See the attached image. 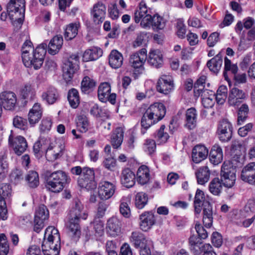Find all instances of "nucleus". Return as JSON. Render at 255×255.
I'll list each match as a JSON object with an SVG mask.
<instances>
[{
  "label": "nucleus",
  "mask_w": 255,
  "mask_h": 255,
  "mask_svg": "<svg viewBox=\"0 0 255 255\" xmlns=\"http://www.w3.org/2000/svg\"><path fill=\"white\" fill-rule=\"evenodd\" d=\"M223 60L219 54H217L214 58L208 61V68L215 74L221 69Z\"/></svg>",
  "instance_id": "nucleus-39"
},
{
  "label": "nucleus",
  "mask_w": 255,
  "mask_h": 255,
  "mask_svg": "<svg viewBox=\"0 0 255 255\" xmlns=\"http://www.w3.org/2000/svg\"><path fill=\"white\" fill-rule=\"evenodd\" d=\"M148 63L155 68L160 67L163 63L162 55L159 50H152L149 53Z\"/></svg>",
  "instance_id": "nucleus-32"
},
{
  "label": "nucleus",
  "mask_w": 255,
  "mask_h": 255,
  "mask_svg": "<svg viewBox=\"0 0 255 255\" xmlns=\"http://www.w3.org/2000/svg\"><path fill=\"white\" fill-rule=\"evenodd\" d=\"M241 179L245 182L255 186V162H251L243 168Z\"/></svg>",
  "instance_id": "nucleus-16"
},
{
  "label": "nucleus",
  "mask_w": 255,
  "mask_h": 255,
  "mask_svg": "<svg viewBox=\"0 0 255 255\" xmlns=\"http://www.w3.org/2000/svg\"><path fill=\"white\" fill-rule=\"evenodd\" d=\"M63 41V37L61 35H57L53 37L48 44V52L53 55L57 53L62 47Z\"/></svg>",
  "instance_id": "nucleus-28"
},
{
  "label": "nucleus",
  "mask_w": 255,
  "mask_h": 255,
  "mask_svg": "<svg viewBox=\"0 0 255 255\" xmlns=\"http://www.w3.org/2000/svg\"><path fill=\"white\" fill-rule=\"evenodd\" d=\"M9 142L14 151V153L17 155H21L26 150L28 145L25 138L20 135L17 136L12 141L11 136L9 137Z\"/></svg>",
  "instance_id": "nucleus-19"
},
{
  "label": "nucleus",
  "mask_w": 255,
  "mask_h": 255,
  "mask_svg": "<svg viewBox=\"0 0 255 255\" xmlns=\"http://www.w3.org/2000/svg\"><path fill=\"white\" fill-rule=\"evenodd\" d=\"M189 243L191 251L194 255H200L202 253L205 255L207 253V244L197 236H191L189 239Z\"/></svg>",
  "instance_id": "nucleus-10"
},
{
  "label": "nucleus",
  "mask_w": 255,
  "mask_h": 255,
  "mask_svg": "<svg viewBox=\"0 0 255 255\" xmlns=\"http://www.w3.org/2000/svg\"><path fill=\"white\" fill-rule=\"evenodd\" d=\"M9 252V246L4 234H0V255H6Z\"/></svg>",
  "instance_id": "nucleus-59"
},
{
  "label": "nucleus",
  "mask_w": 255,
  "mask_h": 255,
  "mask_svg": "<svg viewBox=\"0 0 255 255\" xmlns=\"http://www.w3.org/2000/svg\"><path fill=\"white\" fill-rule=\"evenodd\" d=\"M7 12L12 21L21 23L25 12V0H10L7 5Z\"/></svg>",
  "instance_id": "nucleus-6"
},
{
  "label": "nucleus",
  "mask_w": 255,
  "mask_h": 255,
  "mask_svg": "<svg viewBox=\"0 0 255 255\" xmlns=\"http://www.w3.org/2000/svg\"><path fill=\"white\" fill-rule=\"evenodd\" d=\"M73 174L80 175L78 184L80 187L88 190H92L96 188L97 183L95 180V173L93 168L88 167L82 168L77 166L71 168Z\"/></svg>",
  "instance_id": "nucleus-3"
},
{
  "label": "nucleus",
  "mask_w": 255,
  "mask_h": 255,
  "mask_svg": "<svg viewBox=\"0 0 255 255\" xmlns=\"http://www.w3.org/2000/svg\"><path fill=\"white\" fill-rule=\"evenodd\" d=\"M53 150L54 151L58 158L62 155V151L64 149L65 145L61 141H56L55 143H50Z\"/></svg>",
  "instance_id": "nucleus-63"
},
{
  "label": "nucleus",
  "mask_w": 255,
  "mask_h": 255,
  "mask_svg": "<svg viewBox=\"0 0 255 255\" xmlns=\"http://www.w3.org/2000/svg\"><path fill=\"white\" fill-rule=\"evenodd\" d=\"M205 199V197L204 192L199 189H197L194 201V210L196 214H199L200 213Z\"/></svg>",
  "instance_id": "nucleus-42"
},
{
  "label": "nucleus",
  "mask_w": 255,
  "mask_h": 255,
  "mask_svg": "<svg viewBox=\"0 0 255 255\" xmlns=\"http://www.w3.org/2000/svg\"><path fill=\"white\" fill-rule=\"evenodd\" d=\"M245 98V94L243 91L237 88H233L229 93V104L232 106H239Z\"/></svg>",
  "instance_id": "nucleus-22"
},
{
  "label": "nucleus",
  "mask_w": 255,
  "mask_h": 255,
  "mask_svg": "<svg viewBox=\"0 0 255 255\" xmlns=\"http://www.w3.org/2000/svg\"><path fill=\"white\" fill-rule=\"evenodd\" d=\"M196 110L194 108H190L187 110L185 126L188 129H191L196 127Z\"/></svg>",
  "instance_id": "nucleus-37"
},
{
  "label": "nucleus",
  "mask_w": 255,
  "mask_h": 255,
  "mask_svg": "<svg viewBox=\"0 0 255 255\" xmlns=\"http://www.w3.org/2000/svg\"><path fill=\"white\" fill-rule=\"evenodd\" d=\"M203 223L204 226L197 224L195 226V229L198 235L197 238H199L201 240H205L207 238V231H206L207 223H205V221L206 217H207V215L205 208L203 209Z\"/></svg>",
  "instance_id": "nucleus-40"
},
{
  "label": "nucleus",
  "mask_w": 255,
  "mask_h": 255,
  "mask_svg": "<svg viewBox=\"0 0 255 255\" xmlns=\"http://www.w3.org/2000/svg\"><path fill=\"white\" fill-rule=\"evenodd\" d=\"M206 79V76L203 75L201 76L197 80L194 87V95L198 97L200 96L202 97V104L204 109H206L207 108V102L206 99L203 97V93L205 91L204 88L205 87ZM202 112V116L205 115V117H206V110H203Z\"/></svg>",
  "instance_id": "nucleus-12"
},
{
  "label": "nucleus",
  "mask_w": 255,
  "mask_h": 255,
  "mask_svg": "<svg viewBox=\"0 0 255 255\" xmlns=\"http://www.w3.org/2000/svg\"><path fill=\"white\" fill-rule=\"evenodd\" d=\"M108 14L113 20L117 19L119 17V11L116 3H111L108 6Z\"/></svg>",
  "instance_id": "nucleus-62"
},
{
  "label": "nucleus",
  "mask_w": 255,
  "mask_h": 255,
  "mask_svg": "<svg viewBox=\"0 0 255 255\" xmlns=\"http://www.w3.org/2000/svg\"><path fill=\"white\" fill-rule=\"evenodd\" d=\"M88 216L87 211L82 202L78 199H74L69 210L66 224L68 235L74 241L78 240L81 235L80 221L86 220Z\"/></svg>",
  "instance_id": "nucleus-1"
},
{
  "label": "nucleus",
  "mask_w": 255,
  "mask_h": 255,
  "mask_svg": "<svg viewBox=\"0 0 255 255\" xmlns=\"http://www.w3.org/2000/svg\"><path fill=\"white\" fill-rule=\"evenodd\" d=\"M49 144V140L46 138H41L33 145V150L37 157H40L43 152H45L47 146Z\"/></svg>",
  "instance_id": "nucleus-33"
},
{
  "label": "nucleus",
  "mask_w": 255,
  "mask_h": 255,
  "mask_svg": "<svg viewBox=\"0 0 255 255\" xmlns=\"http://www.w3.org/2000/svg\"><path fill=\"white\" fill-rule=\"evenodd\" d=\"M174 84L172 77L170 75H162L158 80L157 90L164 94H168L173 89Z\"/></svg>",
  "instance_id": "nucleus-15"
},
{
  "label": "nucleus",
  "mask_w": 255,
  "mask_h": 255,
  "mask_svg": "<svg viewBox=\"0 0 255 255\" xmlns=\"http://www.w3.org/2000/svg\"><path fill=\"white\" fill-rule=\"evenodd\" d=\"M11 187L8 183L0 184V201H5L4 198L8 197L11 193Z\"/></svg>",
  "instance_id": "nucleus-55"
},
{
  "label": "nucleus",
  "mask_w": 255,
  "mask_h": 255,
  "mask_svg": "<svg viewBox=\"0 0 255 255\" xmlns=\"http://www.w3.org/2000/svg\"><path fill=\"white\" fill-rule=\"evenodd\" d=\"M148 201L147 195L143 192H139L136 194L135 197V205L136 208L142 209Z\"/></svg>",
  "instance_id": "nucleus-51"
},
{
  "label": "nucleus",
  "mask_w": 255,
  "mask_h": 255,
  "mask_svg": "<svg viewBox=\"0 0 255 255\" xmlns=\"http://www.w3.org/2000/svg\"><path fill=\"white\" fill-rule=\"evenodd\" d=\"M106 230L107 233L112 237L118 236L121 231V223L116 217L109 219L107 223Z\"/></svg>",
  "instance_id": "nucleus-23"
},
{
  "label": "nucleus",
  "mask_w": 255,
  "mask_h": 255,
  "mask_svg": "<svg viewBox=\"0 0 255 255\" xmlns=\"http://www.w3.org/2000/svg\"><path fill=\"white\" fill-rule=\"evenodd\" d=\"M1 105L7 110H12L16 102L15 94L10 91H4L0 94Z\"/></svg>",
  "instance_id": "nucleus-18"
},
{
  "label": "nucleus",
  "mask_w": 255,
  "mask_h": 255,
  "mask_svg": "<svg viewBox=\"0 0 255 255\" xmlns=\"http://www.w3.org/2000/svg\"><path fill=\"white\" fill-rule=\"evenodd\" d=\"M116 190V186L109 181H103L100 183L98 195L102 200H108L111 198Z\"/></svg>",
  "instance_id": "nucleus-17"
},
{
  "label": "nucleus",
  "mask_w": 255,
  "mask_h": 255,
  "mask_svg": "<svg viewBox=\"0 0 255 255\" xmlns=\"http://www.w3.org/2000/svg\"><path fill=\"white\" fill-rule=\"evenodd\" d=\"M68 100L70 106L76 108L80 103V98L78 91L74 89L70 90L68 93Z\"/></svg>",
  "instance_id": "nucleus-47"
},
{
  "label": "nucleus",
  "mask_w": 255,
  "mask_h": 255,
  "mask_svg": "<svg viewBox=\"0 0 255 255\" xmlns=\"http://www.w3.org/2000/svg\"><path fill=\"white\" fill-rule=\"evenodd\" d=\"M111 87L108 82H103L100 84L98 87V96L99 99L102 102L107 101L108 95L111 93Z\"/></svg>",
  "instance_id": "nucleus-35"
},
{
  "label": "nucleus",
  "mask_w": 255,
  "mask_h": 255,
  "mask_svg": "<svg viewBox=\"0 0 255 255\" xmlns=\"http://www.w3.org/2000/svg\"><path fill=\"white\" fill-rule=\"evenodd\" d=\"M197 182L203 185L207 182V166L200 167L196 172Z\"/></svg>",
  "instance_id": "nucleus-53"
},
{
  "label": "nucleus",
  "mask_w": 255,
  "mask_h": 255,
  "mask_svg": "<svg viewBox=\"0 0 255 255\" xmlns=\"http://www.w3.org/2000/svg\"><path fill=\"white\" fill-rule=\"evenodd\" d=\"M135 174L129 168H126L122 171L121 182L125 187L127 188L132 187L135 184Z\"/></svg>",
  "instance_id": "nucleus-24"
},
{
  "label": "nucleus",
  "mask_w": 255,
  "mask_h": 255,
  "mask_svg": "<svg viewBox=\"0 0 255 255\" xmlns=\"http://www.w3.org/2000/svg\"><path fill=\"white\" fill-rule=\"evenodd\" d=\"M34 50L32 46V43L29 40H26L21 47V57L22 61L24 60L26 62H29V56L31 54L29 53L30 51Z\"/></svg>",
  "instance_id": "nucleus-50"
},
{
  "label": "nucleus",
  "mask_w": 255,
  "mask_h": 255,
  "mask_svg": "<svg viewBox=\"0 0 255 255\" xmlns=\"http://www.w3.org/2000/svg\"><path fill=\"white\" fill-rule=\"evenodd\" d=\"M124 138V131L122 128H118L114 132L112 138L111 143L114 148H118L122 144Z\"/></svg>",
  "instance_id": "nucleus-38"
},
{
  "label": "nucleus",
  "mask_w": 255,
  "mask_h": 255,
  "mask_svg": "<svg viewBox=\"0 0 255 255\" xmlns=\"http://www.w3.org/2000/svg\"><path fill=\"white\" fill-rule=\"evenodd\" d=\"M236 169L229 161H225L221 167V181L226 187L231 188L235 183Z\"/></svg>",
  "instance_id": "nucleus-7"
},
{
  "label": "nucleus",
  "mask_w": 255,
  "mask_h": 255,
  "mask_svg": "<svg viewBox=\"0 0 255 255\" xmlns=\"http://www.w3.org/2000/svg\"><path fill=\"white\" fill-rule=\"evenodd\" d=\"M103 54V50L97 47H92L87 49L83 55V60L87 62L98 59Z\"/></svg>",
  "instance_id": "nucleus-29"
},
{
  "label": "nucleus",
  "mask_w": 255,
  "mask_h": 255,
  "mask_svg": "<svg viewBox=\"0 0 255 255\" xmlns=\"http://www.w3.org/2000/svg\"><path fill=\"white\" fill-rule=\"evenodd\" d=\"M106 13V6L101 2L95 3L91 12L93 20L96 24H99L103 22Z\"/></svg>",
  "instance_id": "nucleus-11"
},
{
  "label": "nucleus",
  "mask_w": 255,
  "mask_h": 255,
  "mask_svg": "<svg viewBox=\"0 0 255 255\" xmlns=\"http://www.w3.org/2000/svg\"><path fill=\"white\" fill-rule=\"evenodd\" d=\"M123 56L122 53L116 50H112L109 56V63L111 67L118 69L123 63Z\"/></svg>",
  "instance_id": "nucleus-30"
},
{
  "label": "nucleus",
  "mask_w": 255,
  "mask_h": 255,
  "mask_svg": "<svg viewBox=\"0 0 255 255\" xmlns=\"http://www.w3.org/2000/svg\"><path fill=\"white\" fill-rule=\"evenodd\" d=\"M207 155V150L205 146L196 145L192 149V158L194 162L198 163L204 160Z\"/></svg>",
  "instance_id": "nucleus-26"
},
{
  "label": "nucleus",
  "mask_w": 255,
  "mask_h": 255,
  "mask_svg": "<svg viewBox=\"0 0 255 255\" xmlns=\"http://www.w3.org/2000/svg\"><path fill=\"white\" fill-rule=\"evenodd\" d=\"M42 117V110L39 104L35 103L30 110L28 119L29 123L32 126L37 123Z\"/></svg>",
  "instance_id": "nucleus-25"
},
{
  "label": "nucleus",
  "mask_w": 255,
  "mask_h": 255,
  "mask_svg": "<svg viewBox=\"0 0 255 255\" xmlns=\"http://www.w3.org/2000/svg\"><path fill=\"white\" fill-rule=\"evenodd\" d=\"M147 114L151 115L154 119V120L158 122L161 120L165 116L166 111L164 106L162 103H155L146 110Z\"/></svg>",
  "instance_id": "nucleus-21"
},
{
  "label": "nucleus",
  "mask_w": 255,
  "mask_h": 255,
  "mask_svg": "<svg viewBox=\"0 0 255 255\" xmlns=\"http://www.w3.org/2000/svg\"><path fill=\"white\" fill-rule=\"evenodd\" d=\"M222 183L219 178H214L210 184V191L214 195H219L222 189Z\"/></svg>",
  "instance_id": "nucleus-52"
},
{
  "label": "nucleus",
  "mask_w": 255,
  "mask_h": 255,
  "mask_svg": "<svg viewBox=\"0 0 255 255\" xmlns=\"http://www.w3.org/2000/svg\"><path fill=\"white\" fill-rule=\"evenodd\" d=\"M24 177L25 175L23 171L16 168L11 171L9 175V179L12 183L17 185L23 181Z\"/></svg>",
  "instance_id": "nucleus-46"
},
{
  "label": "nucleus",
  "mask_w": 255,
  "mask_h": 255,
  "mask_svg": "<svg viewBox=\"0 0 255 255\" xmlns=\"http://www.w3.org/2000/svg\"><path fill=\"white\" fill-rule=\"evenodd\" d=\"M60 248V238L57 229L52 226L47 228L42 251L44 255H58Z\"/></svg>",
  "instance_id": "nucleus-2"
},
{
  "label": "nucleus",
  "mask_w": 255,
  "mask_h": 255,
  "mask_svg": "<svg viewBox=\"0 0 255 255\" xmlns=\"http://www.w3.org/2000/svg\"><path fill=\"white\" fill-rule=\"evenodd\" d=\"M156 123L157 122L154 120V118L149 115L148 113L147 114V112L145 111L141 120L142 127L146 130Z\"/></svg>",
  "instance_id": "nucleus-54"
},
{
  "label": "nucleus",
  "mask_w": 255,
  "mask_h": 255,
  "mask_svg": "<svg viewBox=\"0 0 255 255\" xmlns=\"http://www.w3.org/2000/svg\"><path fill=\"white\" fill-rule=\"evenodd\" d=\"M143 148L144 151L149 155H152L156 150L155 141L151 139H146L143 145Z\"/></svg>",
  "instance_id": "nucleus-56"
},
{
  "label": "nucleus",
  "mask_w": 255,
  "mask_h": 255,
  "mask_svg": "<svg viewBox=\"0 0 255 255\" xmlns=\"http://www.w3.org/2000/svg\"><path fill=\"white\" fill-rule=\"evenodd\" d=\"M139 226L141 230L147 231L155 223V219L151 212H144L140 215Z\"/></svg>",
  "instance_id": "nucleus-20"
},
{
  "label": "nucleus",
  "mask_w": 255,
  "mask_h": 255,
  "mask_svg": "<svg viewBox=\"0 0 255 255\" xmlns=\"http://www.w3.org/2000/svg\"><path fill=\"white\" fill-rule=\"evenodd\" d=\"M21 95L24 99L32 100L35 96L34 87L29 84H25L21 90Z\"/></svg>",
  "instance_id": "nucleus-48"
},
{
  "label": "nucleus",
  "mask_w": 255,
  "mask_h": 255,
  "mask_svg": "<svg viewBox=\"0 0 255 255\" xmlns=\"http://www.w3.org/2000/svg\"><path fill=\"white\" fill-rule=\"evenodd\" d=\"M152 26L159 29H162L165 25V20L158 15H154L153 16Z\"/></svg>",
  "instance_id": "nucleus-64"
},
{
  "label": "nucleus",
  "mask_w": 255,
  "mask_h": 255,
  "mask_svg": "<svg viewBox=\"0 0 255 255\" xmlns=\"http://www.w3.org/2000/svg\"><path fill=\"white\" fill-rule=\"evenodd\" d=\"M13 124L15 127L22 130H25L27 128L26 119L21 117H15L13 120Z\"/></svg>",
  "instance_id": "nucleus-61"
},
{
  "label": "nucleus",
  "mask_w": 255,
  "mask_h": 255,
  "mask_svg": "<svg viewBox=\"0 0 255 255\" xmlns=\"http://www.w3.org/2000/svg\"><path fill=\"white\" fill-rule=\"evenodd\" d=\"M210 161L214 165H217L223 159V152L221 147L218 144H215L212 147L210 152Z\"/></svg>",
  "instance_id": "nucleus-31"
},
{
  "label": "nucleus",
  "mask_w": 255,
  "mask_h": 255,
  "mask_svg": "<svg viewBox=\"0 0 255 255\" xmlns=\"http://www.w3.org/2000/svg\"><path fill=\"white\" fill-rule=\"evenodd\" d=\"M25 180L27 182L28 185L30 188H36L39 184V176L38 173L34 171H29L25 176Z\"/></svg>",
  "instance_id": "nucleus-49"
},
{
  "label": "nucleus",
  "mask_w": 255,
  "mask_h": 255,
  "mask_svg": "<svg viewBox=\"0 0 255 255\" xmlns=\"http://www.w3.org/2000/svg\"><path fill=\"white\" fill-rule=\"evenodd\" d=\"M148 10L145 2L142 0L140 1L138 8L135 10L134 13V19L135 23H138L140 20L148 15Z\"/></svg>",
  "instance_id": "nucleus-43"
},
{
  "label": "nucleus",
  "mask_w": 255,
  "mask_h": 255,
  "mask_svg": "<svg viewBox=\"0 0 255 255\" xmlns=\"http://www.w3.org/2000/svg\"><path fill=\"white\" fill-rule=\"evenodd\" d=\"M129 241L135 248H139L146 245L147 246L152 245V241L146 238L143 233L138 231L131 233L129 237Z\"/></svg>",
  "instance_id": "nucleus-13"
},
{
  "label": "nucleus",
  "mask_w": 255,
  "mask_h": 255,
  "mask_svg": "<svg viewBox=\"0 0 255 255\" xmlns=\"http://www.w3.org/2000/svg\"><path fill=\"white\" fill-rule=\"evenodd\" d=\"M130 203V199L128 197H123L120 201V212L125 218H129L131 215L129 206Z\"/></svg>",
  "instance_id": "nucleus-44"
},
{
  "label": "nucleus",
  "mask_w": 255,
  "mask_h": 255,
  "mask_svg": "<svg viewBox=\"0 0 255 255\" xmlns=\"http://www.w3.org/2000/svg\"><path fill=\"white\" fill-rule=\"evenodd\" d=\"M233 132L232 126L227 120L221 121L218 126L217 134L220 141L228 142L232 138Z\"/></svg>",
  "instance_id": "nucleus-9"
},
{
  "label": "nucleus",
  "mask_w": 255,
  "mask_h": 255,
  "mask_svg": "<svg viewBox=\"0 0 255 255\" xmlns=\"http://www.w3.org/2000/svg\"><path fill=\"white\" fill-rule=\"evenodd\" d=\"M80 27L79 22L71 23L67 25L64 33L65 38L70 40L76 37Z\"/></svg>",
  "instance_id": "nucleus-41"
},
{
  "label": "nucleus",
  "mask_w": 255,
  "mask_h": 255,
  "mask_svg": "<svg viewBox=\"0 0 255 255\" xmlns=\"http://www.w3.org/2000/svg\"><path fill=\"white\" fill-rule=\"evenodd\" d=\"M79 57L77 54H72L63 63V77L67 83L73 78L74 74L79 69Z\"/></svg>",
  "instance_id": "nucleus-8"
},
{
  "label": "nucleus",
  "mask_w": 255,
  "mask_h": 255,
  "mask_svg": "<svg viewBox=\"0 0 255 255\" xmlns=\"http://www.w3.org/2000/svg\"><path fill=\"white\" fill-rule=\"evenodd\" d=\"M96 85V81L89 76H85L81 84V89L84 94H88L92 91Z\"/></svg>",
  "instance_id": "nucleus-36"
},
{
  "label": "nucleus",
  "mask_w": 255,
  "mask_h": 255,
  "mask_svg": "<svg viewBox=\"0 0 255 255\" xmlns=\"http://www.w3.org/2000/svg\"><path fill=\"white\" fill-rule=\"evenodd\" d=\"M58 98L59 94L57 90L52 86H49L41 95L42 100L48 104H54Z\"/></svg>",
  "instance_id": "nucleus-27"
},
{
  "label": "nucleus",
  "mask_w": 255,
  "mask_h": 255,
  "mask_svg": "<svg viewBox=\"0 0 255 255\" xmlns=\"http://www.w3.org/2000/svg\"><path fill=\"white\" fill-rule=\"evenodd\" d=\"M238 68L237 65L232 64L231 60L226 57L225 58L224 71L223 73L224 77L226 80L229 82V78L228 76L229 72L233 75L238 72Z\"/></svg>",
  "instance_id": "nucleus-45"
},
{
  "label": "nucleus",
  "mask_w": 255,
  "mask_h": 255,
  "mask_svg": "<svg viewBox=\"0 0 255 255\" xmlns=\"http://www.w3.org/2000/svg\"><path fill=\"white\" fill-rule=\"evenodd\" d=\"M48 217L49 212L47 207L44 205L39 206L36 211L35 217L45 220Z\"/></svg>",
  "instance_id": "nucleus-60"
},
{
  "label": "nucleus",
  "mask_w": 255,
  "mask_h": 255,
  "mask_svg": "<svg viewBox=\"0 0 255 255\" xmlns=\"http://www.w3.org/2000/svg\"><path fill=\"white\" fill-rule=\"evenodd\" d=\"M146 50L142 48L132 54L129 58V64L134 69L142 68L147 59Z\"/></svg>",
  "instance_id": "nucleus-14"
},
{
  "label": "nucleus",
  "mask_w": 255,
  "mask_h": 255,
  "mask_svg": "<svg viewBox=\"0 0 255 255\" xmlns=\"http://www.w3.org/2000/svg\"><path fill=\"white\" fill-rule=\"evenodd\" d=\"M45 186L53 192H59L63 190L65 185L69 183L70 178L66 173L61 170L51 172L46 171L45 173Z\"/></svg>",
  "instance_id": "nucleus-4"
},
{
  "label": "nucleus",
  "mask_w": 255,
  "mask_h": 255,
  "mask_svg": "<svg viewBox=\"0 0 255 255\" xmlns=\"http://www.w3.org/2000/svg\"><path fill=\"white\" fill-rule=\"evenodd\" d=\"M137 181L141 185L147 184L150 179L149 170L145 165L141 166L137 172Z\"/></svg>",
  "instance_id": "nucleus-34"
},
{
  "label": "nucleus",
  "mask_w": 255,
  "mask_h": 255,
  "mask_svg": "<svg viewBox=\"0 0 255 255\" xmlns=\"http://www.w3.org/2000/svg\"><path fill=\"white\" fill-rule=\"evenodd\" d=\"M47 47L46 43H42L38 45L29 56V62H26L24 60L23 61L25 66L28 68L33 67L35 70L39 69L43 63Z\"/></svg>",
  "instance_id": "nucleus-5"
},
{
  "label": "nucleus",
  "mask_w": 255,
  "mask_h": 255,
  "mask_svg": "<svg viewBox=\"0 0 255 255\" xmlns=\"http://www.w3.org/2000/svg\"><path fill=\"white\" fill-rule=\"evenodd\" d=\"M165 126L162 125L160 128L157 130L155 134V137L158 142L160 143H165L167 141L169 138V135L167 132H164Z\"/></svg>",
  "instance_id": "nucleus-58"
},
{
  "label": "nucleus",
  "mask_w": 255,
  "mask_h": 255,
  "mask_svg": "<svg viewBox=\"0 0 255 255\" xmlns=\"http://www.w3.org/2000/svg\"><path fill=\"white\" fill-rule=\"evenodd\" d=\"M77 125L79 130L81 132H85L88 129L89 122L88 119L85 116H79Z\"/></svg>",
  "instance_id": "nucleus-57"
}]
</instances>
